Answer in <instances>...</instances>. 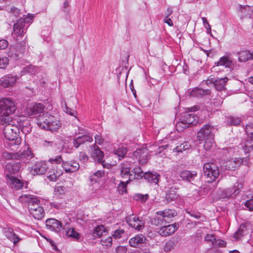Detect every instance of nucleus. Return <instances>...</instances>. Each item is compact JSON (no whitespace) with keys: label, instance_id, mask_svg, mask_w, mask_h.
Segmentation results:
<instances>
[{"label":"nucleus","instance_id":"79ce46f5","mask_svg":"<svg viewBox=\"0 0 253 253\" xmlns=\"http://www.w3.org/2000/svg\"><path fill=\"white\" fill-rule=\"evenodd\" d=\"M241 120L238 117H229L226 119V123L229 125L237 126L240 124Z\"/></svg>","mask_w":253,"mask_h":253},{"label":"nucleus","instance_id":"ddd939ff","mask_svg":"<svg viewBox=\"0 0 253 253\" xmlns=\"http://www.w3.org/2000/svg\"><path fill=\"white\" fill-rule=\"evenodd\" d=\"M243 188V183L242 181H238L236 182L235 184L230 188H227L225 189L224 192L225 193V198H229L232 195L236 196L238 195L241 190Z\"/></svg>","mask_w":253,"mask_h":253},{"label":"nucleus","instance_id":"6e6552de","mask_svg":"<svg viewBox=\"0 0 253 253\" xmlns=\"http://www.w3.org/2000/svg\"><path fill=\"white\" fill-rule=\"evenodd\" d=\"M203 172L204 175L208 178V182L214 181L218 176L219 171L217 167L213 163H206L203 166Z\"/></svg>","mask_w":253,"mask_h":253},{"label":"nucleus","instance_id":"c03bdc74","mask_svg":"<svg viewBox=\"0 0 253 253\" xmlns=\"http://www.w3.org/2000/svg\"><path fill=\"white\" fill-rule=\"evenodd\" d=\"M178 197V194H176L174 189H170L169 193L167 195L166 198L168 200L173 201L176 200Z\"/></svg>","mask_w":253,"mask_h":253},{"label":"nucleus","instance_id":"2eb2a0df","mask_svg":"<svg viewBox=\"0 0 253 253\" xmlns=\"http://www.w3.org/2000/svg\"><path fill=\"white\" fill-rule=\"evenodd\" d=\"M45 223L48 229L55 232H60L62 228L61 222L54 218L48 219Z\"/></svg>","mask_w":253,"mask_h":253},{"label":"nucleus","instance_id":"774afa93","mask_svg":"<svg viewBox=\"0 0 253 253\" xmlns=\"http://www.w3.org/2000/svg\"><path fill=\"white\" fill-rule=\"evenodd\" d=\"M117 253H126V249L123 246H119L116 249Z\"/></svg>","mask_w":253,"mask_h":253},{"label":"nucleus","instance_id":"9d476101","mask_svg":"<svg viewBox=\"0 0 253 253\" xmlns=\"http://www.w3.org/2000/svg\"><path fill=\"white\" fill-rule=\"evenodd\" d=\"M246 131L250 140H247L245 145L242 147L245 153H253V125L252 124L247 125Z\"/></svg>","mask_w":253,"mask_h":253},{"label":"nucleus","instance_id":"3c124183","mask_svg":"<svg viewBox=\"0 0 253 253\" xmlns=\"http://www.w3.org/2000/svg\"><path fill=\"white\" fill-rule=\"evenodd\" d=\"M164 218H161L160 217H156L151 220V223L155 225H159L162 224L164 221Z\"/></svg>","mask_w":253,"mask_h":253},{"label":"nucleus","instance_id":"412c9836","mask_svg":"<svg viewBox=\"0 0 253 253\" xmlns=\"http://www.w3.org/2000/svg\"><path fill=\"white\" fill-rule=\"evenodd\" d=\"M16 76L7 75L0 79V84L4 87H9L14 85L16 82Z\"/></svg>","mask_w":253,"mask_h":253},{"label":"nucleus","instance_id":"4c0bfd02","mask_svg":"<svg viewBox=\"0 0 253 253\" xmlns=\"http://www.w3.org/2000/svg\"><path fill=\"white\" fill-rule=\"evenodd\" d=\"M131 172L134 174L132 178L139 179L143 177H144V173L139 167L134 168Z\"/></svg>","mask_w":253,"mask_h":253},{"label":"nucleus","instance_id":"72a5a7b5","mask_svg":"<svg viewBox=\"0 0 253 253\" xmlns=\"http://www.w3.org/2000/svg\"><path fill=\"white\" fill-rule=\"evenodd\" d=\"M215 64L216 66H223L226 68H229L232 64V61L228 57L223 56Z\"/></svg>","mask_w":253,"mask_h":253},{"label":"nucleus","instance_id":"c756f323","mask_svg":"<svg viewBox=\"0 0 253 253\" xmlns=\"http://www.w3.org/2000/svg\"><path fill=\"white\" fill-rule=\"evenodd\" d=\"M38 68L32 65H29L24 67L20 72L21 76L26 74L34 75L38 72Z\"/></svg>","mask_w":253,"mask_h":253},{"label":"nucleus","instance_id":"c9c22d12","mask_svg":"<svg viewBox=\"0 0 253 253\" xmlns=\"http://www.w3.org/2000/svg\"><path fill=\"white\" fill-rule=\"evenodd\" d=\"M47 174V177L50 181H55L60 176L61 173L59 171H57V170L55 169H53L49 170Z\"/></svg>","mask_w":253,"mask_h":253},{"label":"nucleus","instance_id":"0eeeda50","mask_svg":"<svg viewBox=\"0 0 253 253\" xmlns=\"http://www.w3.org/2000/svg\"><path fill=\"white\" fill-rule=\"evenodd\" d=\"M197 117L193 114L186 113L181 116L179 121L176 124V128L179 131L189 126L190 125L195 124L197 122Z\"/></svg>","mask_w":253,"mask_h":253},{"label":"nucleus","instance_id":"393cba45","mask_svg":"<svg viewBox=\"0 0 253 253\" xmlns=\"http://www.w3.org/2000/svg\"><path fill=\"white\" fill-rule=\"evenodd\" d=\"M22 165L20 162H16L13 163H8L5 166V174L8 173L9 175L18 172L21 169Z\"/></svg>","mask_w":253,"mask_h":253},{"label":"nucleus","instance_id":"603ef678","mask_svg":"<svg viewBox=\"0 0 253 253\" xmlns=\"http://www.w3.org/2000/svg\"><path fill=\"white\" fill-rule=\"evenodd\" d=\"M202 21H203V25H204V27L207 29V33L211 34V26L209 24V22H208V21L207 20V18H205V17H202Z\"/></svg>","mask_w":253,"mask_h":253},{"label":"nucleus","instance_id":"13d9d810","mask_svg":"<svg viewBox=\"0 0 253 253\" xmlns=\"http://www.w3.org/2000/svg\"><path fill=\"white\" fill-rule=\"evenodd\" d=\"M95 143L99 145H102L104 142V139L100 134H97L94 136Z\"/></svg>","mask_w":253,"mask_h":253},{"label":"nucleus","instance_id":"052dcab7","mask_svg":"<svg viewBox=\"0 0 253 253\" xmlns=\"http://www.w3.org/2000/svg\"><path fill=\"white\" fill-rule=\"evenodd\" d=\"M245 206L249 209V210L252 211L253 210V200H248L245 203Z\"/></svg>","mask_w":253,"mask_h":253},{"label":"nucleus","instance_id":"f704fd0d","mask_svg":"<svg viewBox=\"0 0 253 253\" xmlns=\"http://www.w3.org/2000/svg\"><path fill=\"white\" fill-rule=\"evenodd\" d=\"M107 233V230L103 225H101L98 226L94 230V232L93 233V238L102 237L104 235H106Z\"/></svg>","mask_w":253,"mask_h":253},{"label":"nucleus","instance_id":"09e8293b","mask_svg":"<svg viewBox=\"0 0 253 253\" xmlns=\"http://www.w3.org/2000/svg\"><path fill=\"white\" fill-rule=\"evenodd\" d=\"M62 161L61 155H58L54 158H50L48 160V162L52 164H59Z\"/></svg>","mask_w":253,"mask_h":253},{"label":"nucleus","instance_id":"864d4df0","mask_svg":"<svg viewBox=\"0 0 253 253\" xmlns=\"http://www.w3.org/2000/svg\"><path fill=\"white\" fill-rule=\"evenodd\" d=\"M195 93L197 94H199L201 95H207L210 94V90L207 89V90H204L202 89H196L194 91Z\"/></svg>","mask_w":253,"mask_h":253},{"label":"nucleus","instance_id":"37998d69","mask_svg":"<svg viewBox=\"0 0 253 253\" xmlns=\"http://www.w3.org/2000/svg\"><path fill=\"white\" fill-rule=\"evenodd\" d=\"M129 180L126 182H121L118 186V190L120 194H123L126 192L127 184L129 182Z\"/></svg>","mask_w":253,"mask_h":253},{"label":"nucleus","instance_id":"bf43d9fd","mask_svg":"<svg viewBox=\"0 0 253 253\" xmlns=\"http://www.w3.org/2000/svg\"><path fill=\"white\" fill-rule=\"evenodd\" d=\"M215 238L213 234H207L205 237V240L208 242H211L212 245H213V243H214Z\"/></svg>","mask_w":253,"mask_h":253},{"label":"nucleus","instance_id":"b1692460","mask_svg":"<svg viewBox=\"0 0 253 253\" xmlns=\"http://www.w3.org/2000/svg\"><path fill=\"white\" fill-rule=\"evenodd\" d=\"M177 229L176 225L172 224L162 227L159 230L158 233L162 236H167L173 234Z\"/></svg>","mask_w":253,"mask_h":253},{"label":"nucleus","instance_id":"cd10ccee","mask_svg":"<svg viewBox=\"0 0 253 253\" xmlns=\"http://www.w3.org/2000/svg\"><path fill=\"white\" fill-rule=\"evenodd\" d=\"M157 214L163 218H170L175 216L177 215V212L173 209H166L162 211H157Z\"/></svg>","mask_w":253,"mask_h":253},{"label":"nucleus","instance_id":"7ed1b4c3","mask_svg":"<svg viewBox=\"0 0 253 253\" xmlns=\"http://www.w3.org/2000/svg\"><path fill=\"white\" fill-rule=\"evenodd\" d=\"M37 125L41 128L52 132L56 131L61 127V123L54 117L47 113L40 115L37 117Z\"/></svg>","mask_w":253,"mask_h":253},{"label":"nucleus","instance_id":"a19ab883","mask_svg":"<svg viewBox=\"0 0 253 253\" xmlns=\"http://www.w3.org/2000/svg\"><path fill=\"white\" fill-rule=\"evenodd\" d=\"M101 245L104 247L110 248L112 245V238L111 236L107 237H102L100 240Z\"/></svg>","mask_w":253,"mask_h":253},{"label":"nucleus","instance_id":"58836bf2","mask_svg":"<svg viewBox=\"0 0 253 253\" xmlns=\"http://www.w3.org/2000/svg\"><path fill=\"white\" fill-rule=\"evenodd\" d=\"M205 143L204 145V148L206 150H209L213 148L215 144L214 140V136L204 140Z\"/></svg>","mask_w":253,"mask_h":253},{"label":"nucleus","instance_id":"a211bd4d","mask_svg":"<svg viewBox=\"0 0 253 253\" xmlns=\"http://www.w3.org/2000/svg\"><path fill=\"white\" fill-rule=\"evenodd\" d=\"M131 164L129 162H125L120 165L121 170V175L123 178L129 176V180H131L132 178V174L130 173Z\"/></svg>","mask_w":253,"mask_h":253},{"label":"nucleus","instance_id":"6ab92c4d","mask_svg":"<svg viewBox=\"0 0 253 253\" xmlns=\"http://www.w3.org/2000/svg\"><path fill=\"white\" fill-rule=\"evenodd\" d=\"M79 136L73 140V145L76 148H78L82 144L85 142H91L93 140L92 137L89 135L80 133H78Z\"/></svg>","mask_w":253,"mask_h":253},{"label":"nucleus","instance_id":"49530a36","mask_svg":"<svg viewBox=\"0 0 253 253\" xmlns=\"http://www.w3.org/2000/svg\"><path fill=\"white\" fill-rule=\"evenodd\" d=\"M174 242L172 241L169 240L166 243L164 249L166 252H169L174 248Z\"/></svg>","mask_w":253,"mask_h":253},{"label":"nucleus","instance_id":"5701e85b","mask_svg":"<svg viewBox=\"0 0 253 253\" xmlns=\"http://www.w3.org/2000/svg\"><path fill=\"white\" fill-rule=\"evenodd\" d=\"M146 240V237L142 234H137L130 239L129 244L130 246L134 248H138L141 245L144 243Z\"/></svg>","mask_w":253,"mask_h":253},{"label":"nucleus","instance_id":"680f3d73","mask_svg":"<svg viewBox=\"0 0 253 253\" xmlns=\"http://www.w3.org/2000/svg\"><path fill=\"white\" fill-rule=\"evenodd\" d=\"M241 160L240 162V165H244L247 166H250V162H249V157H245L244 158H238Z\"/></svg>","mask_w":253,"mask_h":253},{"label":"nucleus","instance_id":"5fc2aeb1","mask_svg":"<svg viewBox=\"0 0 253 253\" xmlns=\"http://www.w3.org/2000/svg\"><path fill=\"white\" fill-rule=\"evenodd\" d=\"M8 59L7 57H4L2 58H0V68H4L8 64Z\"/></svg>","mask_w":253,"mask_h":253},{"label":"nucleus","instance_id":"f3484780","mask_svg":"<svg viewBox=\"0 0 253 253\" xmlns=\"http://www.w3.org/2000/svg\"><path fill=\"white\" fill-rule=\"evenodd\" d=\"M92 152L90 153L91 157L95 161L99 163H102L104 158V153L96 145L94 144L91 146Z\"/></svg>","mask_w":253,"mask_h":253},{"label":"nucleus","instance_id":"423d86ee","mask_svg":"<svg viewBox=\"0 0 253 253\" xmlns=\"http://www.w3.org/2000/svg\"><path fill=\"white\" fill-rule=\"evenodd\" d=\"M2 156L6 160H20L22 162L27 163L33 157V154L31 151L28 148L23 152L19 151L16 153L3 151Z\"/></svg>","mask_w":253,"mask_h":253},{"label":"nucleus","instance_id":"f8f14e48","mask_svg":"<svg viewBox=\"0 0 253 253\" xmlns=\"http://www.w3.org/2000/svg\"><path fill=\"white\" fill-rule=\"evenodd\" d=\"M126 221L132 228L141 230L144 227V222L133 214L126 217Z\"/></svg>","mask_w":253,"mask_h":253},{"label":"nucleus","instance_id":"6e6d98bb","mask_svg":"<svg viewBox=\"0 0 253 253\" xmlns=\"http://www.w3.org/2000/svg\"><path fill=\"white\" fill-rule=\"evenodd\" d=\"M79 157L80 160L84 163L86 162L88 160V157L84 152H81L80 153Z\"/></svg>","mask_w":253,"mask_h":253},{"label":"nucleus","instance_id":"69168bd1","mask_svg":"<svg viewBox=\"0 0 253 253\" xmlns=\"http://www.w3.org/2000/svg\"><path fill=\"white\" fill-rule=\"evenodd\" d=\"M67 114L71 115V116H75V115L76 114V112L71 109L70 108H69L67 106H65V111Z\"/></svg>","mask_w":253,"mask_h":253},{"label":"nucleus","instance_id":"473e14b6","mask_svg":"<svg viewBox=\"0 0 253 253\" xmlns=\"http://www.w3.org/2000/svg\"><path fill=\"white\" fill-rule=\"evenodd\" d=\"M18 125L19 128L24 133L27 134L31 131L30 123L28 119L20 122Z\"/></svg>","mask_w":253,"mask_h":253},{"label":"nucleus","instance_id":"7c9ffc66","mask_svg":"<svg viewBox=\"0 0 253 253\" xmlns=\"http://www.w3.org/2000/svg\"><path fill=\"white\" fill-rule=\"evenodd\" d=\"M159 176L160 175L156 172L152 173L150 172H146L144 173V178L145 179L147 180L149 182L157 184L159 182Z\"/></svg>","mask_w":253,"mask_h":253},{"label":"nucleus","instance_id":"20e7f679","mask_svg":"<svg viewBox=\"0 0 253 253\" xmlns=\"http://www.w3.org/2000/svg\"><path fill=\"white\" fill-rule=\"evenodd\" d=\"M33 18L30 14L19 18L13 25V31L14 37L17 41L22 40L27 32V29Z\"/></svg>","mask_w":253,"mask_h":253},{"label":"nucleus","instance_id":"a18cd8bd","mask_svg":"<svg viewBox=\"0 0 253 253\" xmlns=\"http://www.w3.org/2000/svg\"><path fill=\"white\" fill-rule=\"evenodd\" d=\"M67 235L69 237L74 238L75 239H79L80 238L79 234L73 228L69 229L67 231Z\"/></svg>","mask_w":253,"mask_h":253},{"label":"nucleus","instance_id":"c85d7f7f","mask_svg":"<svg viewBox=\"0 0 253 253\" xmlns=\"http://www.w3.org/2000/svg\"><path fill=\"white\" fill-rule=\"evenodd\" d=\"M228 79L227 77L223 78H218L214 82V85L217 90H222L224 89L226 83L228 82Z\"/></svg>","mask_w":253,"mask_h":253},{"label":"nucleus","instance_id":"f03ea898","mask_svg":"<svg viewBox=\"0 0 253 253\" xmlns=\"http://www.w3.org/2000/svg\"><path fill=\"white\" fill-rule=\"evenodd\" d=\"M15 102L10 98H2L0 100V122L4 125L11 122L12 118L9 116L16 110Z\"/></svg>","mask_w":253,"mask_h":253},{"label":"nucleus","instance_id":"4d7b16f0","mask_svg":"<svg viewBox=\"0 0 253 253\" xmlns=\"http://www.w3.org/2000/svg\"><path fill=\"white\" fill-rule=\"evenodd\" d=\"M124 233V230L123 229H119L116 230L114 234H113V236L114 238L119 239L121 237L122 234Z\"/></svg>","mask_w":253,"mask_h":253},{"label":"nucleus","instance_id":"2f4dec72","mask_svg":"<svg viewBox=\"0 0 253 253\" xmlns=\"http://www.w3.org/2000/svg\"><path fill=\"white\" fill-rule=\"evenodd\" d=\"M4 234L6 238L13 242L14 244H16L20 240L19 237L13 232L12 229H8L4 231Z\"/></svg>","mask_w":253,"mask_h":253},{"label":"nucleus","instance_id":"1a4fd4ad","mask_svg":"<svg viewBox=\"0 0 253 253\" xmlns=\"http://www.w3.org/2000/svg\"><path fill=\"white\" fill-rule=\"evenodd\" d=\"M213 126L205 125L197 132V138L199 141H204L207 138L214 136Z\"/></svg>","mask_w":253,"mask_h":253},{"label":"nucleus","instance_id":"bb28decb","mask_svg":"<svg viewBox=\"0 0 253 253\" xmlns=\"http://www.w3.org/2000/svg\"><path fill=\"white\" fill-rule=\"evenodd\" d=\"M241 160L237 158H232L224 163L225 168L229 170H235L240 165Z\"/></svg>","mask_w":253,"mask_h":253},{"label":"nucleus","instance_id":"338daca9","mask_svg":"<svg viewBox=\"0 0 253 253\" xmlns=\"http://www.w3.org/2000/svg\"><path fill=\"white\" fill-rule=\"evenodd\" d=\"M188 213L191 216L194 217L195 219H200L201 217V214L199 212L192 211L188 212Z\"/></svg>","mask_w":253,"mask_h":253},{"label":"nucleus","instance_id":"0e129e2a","mask_svg":"<svg viewBox=\"0 0 253 253\" xmlns=\"http://www.w3.org/2000/svg\"><path fill=\"white\" fill-rule=\"evenodd\" d=\"M11 12L15 17L18 16L20 14V9L15 7L11 8Z\"/></svg>","mask_w":253,"mask_h":253},{"label":"nucleus","instance_id":"e433bc0d","mask_svg":"<svg viewBox=\"0 0 253 253\" xmlns=\"http://www.w3.org/2000/svg\"><path fill=\"white\" fill-rule=\"evenodd\" d=\"M239 60L240 62H246L251 59L250 51L248 50L241 51L239 53Z\"/></svg>","mask_w":253,"mask_h":253},{"label":"nucleus","instance_id":"a878e982","mask_svg":"<svg viewBox=\"0 0 253 253\" xmlns=\"http://www.w3.org/2000/svg\"><path fill=\"white\" fill-rule=\"evenodd\" d=\"M45 107L41 103H37L33 106H29L27 108V113L29 116L42 113L44 110Z\"/></svg>","mask_w":253,"mask_h":253},{"label":"nucleus","instance_id":"f257e3e1","mask_svg":"<svg viewBox=\"0 0 253 253\" xmlns=\"http://www.w3.org/2000/svg\"><path fill=\"white\" fill-rule=\"evenodd\" d=\"M19 200L23 203L28 204L30 214L35 218L41 220L44 215V210L40 205V200L35 196L24 194L21 195Z\"/></svg>","mask_w":253,"mask_h":253},{"label":"nucleus","instance_id":"4be33fe9","mask_svg":"<svg viewBox=\"0 0 253 253\" xmlns=\"http://www.w3.org/2000/svg\"><path fill=\"white\" fill-rule=\"evenodd\" d=\"M62 168L66 172H74L79 169L80 165L76 161L63 162Z\"/></svg>","mask_w":253,"mask_h":253},{"label":"nucleus","instance_id":"de8ad7c7","mask_svg":"<svg viewBox=\"0 0 253 253\" xmlns=\"http://www.w3.org/2000/svg\"><path fill=\"white\" fill-rule=\"evenodd\" d=\"M115 154L119 157L123 158L126 154V150L124 147L119 148L117 150H115Z\"/></svg>","mask_w":253,"mask_h":253},{"label":"nucleus","instance_id":"aec40b11","mask_svg":"<svg viewBox=\"0 0 253 253\" xmlns=\"http://www.w3.org/2000/svg\"><path fill=\"white\" fill-rule=\"evenodd\" d=\"M6 180L12 188L18 190L23 187V183L20 179L8 173L6 174Z\"/></svg>","mask_w":253,"mask_h":253},{"label":"nucleus","instance_id":"dca6fc26","mask_svg":"<svg viewBox=\"0 0 253 253\" xmlns=\"http://www.w3.org/2000/svg\"><path fill=\"white\" fill-rule=\"evenodd\" d=\"M180 176L183 180L187 181L192 184L198 186L197 183H194L195 178L197 177V173L195 171L183 170L180 173Z\"/></svg>","mask_w":253,"mask_h":253},{"label":"nucleus","instance_id":"ea45409f","mask_svg":"<svg viewBox=\"0 0 253 253\" xmlns=\"http://www.w3.org/2000/svg\"><path fill=\"white\" fill-rule=\"evenodd\" d=\"M190 148V145L188 142H184L176 147L174 150L178 153H182L183 151L189 150Z\"/></svg>","mask_w":253,"mask_h":253},{"label":"nucleus","instance_id":"9b49d317","mask_svg":"<svg viewBox=\"0 0 253 253\" xmlns=\"http://www.w3.org/2000/svg\"><path fill=\"white\" fill-rule=\"evenodd\" d=\"M47 169L48 167L45 162L39 161L31 167V173L33 175H43L47 172Z\"/></svg>","mask_w":253,"mask_h":253},{"label":"nucleus","instance_id":"4468645a","mask_svg":"<svg viewBox=\"0 0 253 253\" xmlns=\"http://www.w3.org/2000/svg\"><path fill=\"white\" fill-rule=\"evenodd\" d=\"M148 151L146 148H142L136 149L133 153V156L142 164H145L148 160Z\"/></svg>","mask_w":253,"mask_h":253},{"label":"nucleus","instance_id":"8fccbe9b","mask_svg":"<svg viewBox=\"0 0 253 253\" xmlns=\"http://www.w3.org/2000/svg\"><path fill=\"white\" fill-rule=\"evenodd\" d=\"M226 246V242L220 239H215L213 247H224Z\"/></svg>","mask_w":253,"mask_h":253},{"label":"nucleus","instance_id":"e2e57ef3","mask_svg":"<svg viewBox=\"0 0 253 253\" xmlns=\"http://www.w3.org/2000/svg\"><path fill=\"white\" fill-rule=\"evenodd\" d=\"M8 45V42L5 40H0V50L5 49Z\"/></svg>","mask_w":253,"mask_h":253},{"label":"nucleus","instance_id":"39448f33","mask_svg":"<svg viewBox=\"0 0 253 253\" xmlns=\"http://www.w3.org/2000/svg\"><path fill=\"white\" fill-rule=\"evenodd\" d=\"M3 125L4 126L3 134L6 139L11 142L10 144L11 145L19 144L21 141L20 138L18 137L19 128L10 124V122Z\"/></svg>","mask_w":253,"mask_h":253}]
</instances>
